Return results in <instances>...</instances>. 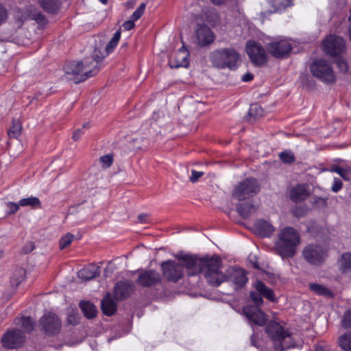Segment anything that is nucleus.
Wrapping results in <instances>:
<instances>
[{
	"instance_id": "5fc2aeb1",
	"label": "nucleus",
	"mask_w": 351,
	"mask_h": 351,
	"mask_svg": "<svg viewBox=\"0 0 351 351\" xmlns=\"http://www.w3.org/2000/svg\"><path fill=\"white\" fill-rule=\"evenodd\" d=\"M214 4L219 5L224 3L225 0H211Z\"/></svg>"
},
{
	"instance_id": "37998d69",
	"label": "nucleus",
	"mask_w": 351,
	"mask_h": 351,
	"mask_svg": "<svg viewBox=\"0 0 351 351\" xmlns=\"http://www.w3.org/2000/svg\"><path fill=\"white\" fill-rule=\"evenodd\" d=\"M337 64L341 72L345 73L348 71V66L347 62L345 60L342 58L339 59Z\"/></svg>"
},
{
	"instance_id": "1a4fd4ad",
	"label": "nucleus",
	"mask_w": 351,
	"mask_h": 351,
	"mask_svg": "<svg viewBox=\"0 0 351 351\" xmlns=\"http://www.w3.org/2000/svg\"><path fill=\"white\" fill-rule=\"evenodd\" d=\"M42 331L49 336L59 333L62 328L60 318L53 313H45L39 321Z\"/></svg>"
},
{
	"instance_id": "dca6fc26",
	"label": "nucleus",
	"mask_w": 351,
	"mask_h": 351,
	"mask_svg": "<svg viewBox=\"0 0 351 351\" xmlns=\"http://www.w3.org/2000/svg\"><path fill=\"white\" fill-rule=\"evenodd\" d=\"M134 289V285L132 281H119L114 287V297L118 300H125L129 297Z\"/></svg>"
},
{
	"instance_id": "49530a36",
	"label": "nucleus",
	"mask_w": 351,
	"mask_h": 351,
	"mask_svg": "<svg viewBox=\"0 0 351 351\" xmlns=\"http://www.w3.org/2000/svg\"><path fill=\"white\" fill-rule=\"evenodd\" d=\"M342 187V183L341 181L339 179L335 178L334 183L332 186V191L333 192H338Z\"/></svg>"
},
{
	"instance_id": "9b49d317",
	"label": "nucleus",
	"mask_w": 351,
	"mask_h": 351,
	"mask_svg": "<svg viewBox=\"0 0 351 351\" xmlns=\"http://www.w3.org/2000/svg\"><path fill=\"white\" fill-rule=\"evenodd\" d=\"M267 49L274 57L283 58L291 52L292 45L289 39L280 38L267 44Z\"/></svg>"
},
{
	"instance_id": "4c0bfd02",
	"label": "nucleus",
	"mask_w": 351,
	"mask_h": 351,
	"mask_svg": "<svg viewBox=\"0 0 351 351\" xmlns=\"http://www.w3.org/2000/svg\"><path fill=\"white\" fill-rule=\"evenodd\" d=\"M335 172L338 173L344 180H349L351 179V172L341 167H337L333 169Z\"/></svg>"
},
{
	"instance_id": "09e8293b",
	"label": "nucleus",
	"mask_w": 351,
	"mask_h": 351,
	"mask_svg": "<svg viewBox=\"0 0 351 351\" xmlns=\"http://www.w3.org/2000/svg\"><path fill=\"white\" fill-rule=\"evenodd\" d=\"M84 134V132H83V129H77V130H75L74 132H73V139L75 141H78L81 136Z\"/></svg>"
},
{
	"instance_id": "a18cd8bd",
	"label": "nucleus",
	"mask_w": 351,
	"mask_h": 351,
	"mask_svg": "<svg viewBox=\"0 0 351 351\" xmlns=\"http://www.w3.org/2000/svg\"><path fill=\"white\" fill-rule=\"evenodd\" d=\"M204 175L203 171H197L195 170H193L191 171V176L190 177V180L192 182H195L198 180L199 178H201Z\"/></svg>"
},
{
	"instance_id": "f03ea898",
	"label": "nucleus",
	"mask_w": 351,
	"mask_h": 351,
	"mask_svg": "<svg viewBox=\"0 0 351 351\" xmlns=\"http://www.w3.org/2000/svg\"><path fill=\"white\" fill-rule=\"evenodd\" d=\"M254 287L259 294L252 291L250 293V297L256 306H246L243 307V311L251 322L256 325L263 326L267 321V317L265 314L258 308V306L263 302L261 296L272 302L275 301V297L272 290L267 287L265 284L261 281L255 282Z\"/></svg>"
},
{
	"instance_id": "9d476101",
	"label": "nucleus",
	"mask_w": 351,
	"mask_h": 351,
	"mask_svg": "<svg viewBox=\"0 0 351 351\" xmlns=\"http://www.w3.org/2000/svg\"><path fill=\"white\" fill-rule=\"evenodd\" d=\"M322 49L331 56L340 55L346 51V42L339 36L330 35L322 43Z\"/></svg>"
},
{
	"instance_id": "e2e57ef3",
	"label": "nucleus",
	"mask_w": 351,
	"mask_h": 351,
	"mask_svg": "<svg viewBox=\"0 0 351 351\" xmlns=\"http://www.w3.org/2000/svg\"><path fill=\"white\" fill-rule=\"evenodd\" d=\"M142 217H143V216H142V215H140V216H139V219H140L141 220L142 219Z\"/></svg>"
},
{
	"instance_id": "c9c22d12",
	"label": "nucleus",
	"mask_w": 351,
	"mask_h": 351,
	"mask_svg": "<svg viewBox=\"0 0 351 351\" xmlns=\"http://www.w3.org/2000/svg\"><path fill=\"white\" fill-rule=\"evenodd\" d=\"M74 236L72 234L67 233L60 240V247L64 249L69 246L73 240Z\"/></svg>"
},
{
	"instance_id": "6e6552de",
	"label": "nucleus",
	"mask_w": 351,
	"mask_h": 351,
	"mask_svg": "<svg viewBox=\"0 0 351 351\" xmlns=\"http://www.w3.org/2000/svg\"><path fill=\"white\" fill-rule=\"evenodd\" d=\"M258 191V186L255 179L247 178L240 182L234 189L232 196L238 201L248 199Z\"/></svg>"
},
{
	"instance_id": "f704fd0d",
	"label": "nucleus",
	"mask_w": 351,
	"mask_h": 351,
	"mask_svg": "<svg viewBox=\"0 0 351 351\" xmlns=\"http://www.w3.org/2000/svg\"><path fill=\"white\" fill-rule=\"evenodd\" d=\"M263 108L256 104H252L249 108V114L251 117H259L263 115Z\"/></svg>"
},
{
	"instance_id": "13d9d810",
	"label": "nucleus",
	"mask_w": 351,
	"mask_h": 351,
	"mask_svg": "<svg viewBox=\"0 0 351 351\" xmlns=\"http://www.w3.org/2000/svg\"><path fill=\"white\" fill-rule=\"evenodd\" d=\"M89 128V123H86L83 125V129L84 128Z\"/></svg>"
},
{
	"instance_id": "f257e3e1",
	"label": "nucleus",
	"mask_w": 351,
	"mask_h": 351,
	"mask_svg": "<svg viewBox=\"0 0 351 351\" xmlns=\"http://www.w3.org/2000/svg\"><path fill=\"white\" fill-rule=\"evenodd\" d=\"M184 267L189 276L202 274L208 284L217 287L226 279L221 272V258L218 256H196L184 255L179 258V263L167 261L162 264L165 276L170 281L176 282L182 278Z\"/></svg>"
},
{
	"instance_id": "7ed1b4c3",
	"label": "nucleus",
	"mask_w": 351,
	"mask_h": 351,
	"mask_svg": "<svg viewBox=\"0 0 351 351\" xmlns=\"http://www.w3.org/2000/svg\"><path fill=\"white\" fill-rule=\"evenodd\" d=\"M99 69V60L93 57L86 58L82 61L70 62L64 66L67 79L75 84L84 82L96 75Z\"/></svg>"
},
{
	"instance_id": "ea45409f",
	"label": "nucleus",
	"mask_w": 351,
	"mask_h": 351,
	"mask_svg": "<svg viewBox=\"0 0 351 351\" xmlns=\"http://www.w3.org/2000/svg\"><path fill=\"white\" fill-rule=\"evenodd\" d=\"M99 160L103 167H109L112 163V156L110 154L103 156L100 157Z\"/></svg>"
},
{
	"instance_id": "e433bc0d",
	"label": "nucleus",
	"mask_w": 351,
	"mask_h": 351,
	"mask_svg": "<svg viewBox=\"0 0 351 351\" xmlns=\"http://www.w3.org/2000/svg\"><path fill=\"white\" fill-rule=\"evenodd\" d=\"M282 161L286 163H291L294 160V155L290 151L282 152L280 155Z\"/></svg>"
},
{
	"instance_id": "5701e85b",
	"label": "nucleus",
	"mask_w": 351,
	"mask_h": 351,
	"mask_svg": "<svg viewBox=\"0 0 351 351\" xmlns=\"http://www.w3.org/2000/svg\"><path fill=\"white\" fill-rule=\"evenodd\" d=\"M100 274V268L98 266L90 265L78 271V277L85 281L90 280L98 276Z\"/></svg>"
},
{
	"instance_id": "bb28decb",
	"label": "nucleus",
	"mask_w": 351,
	"mask_h": 351,
	"mask_svg": "<svg viewBox=\"0 0 351 351\" xmlns=\"http://www.w3.org/2000/svg\"><path fill=\"white\" fill-rule=\"evenodd\" d=\"M339 346L344 351H351V332H347L339 336Z\"/></svg>"
},
{
	"instance_id": "0eeeda50",
	"label": "nucleus",
	"mask_w": 351,
	"mask_h": 351,
	"mask_svg": "<svg viewBox=\"0 0 351 351\" xmlns=\"http://www.w3.org/2000/svg\"><path fill=\"white\" fill-rule=\"evenodd\" d=\"M312 75L320 81L332 84L336 81V75L330 62L324 59L314 60L310 65Z\"/></svg>"
},
{
	"instance_id": "a878e982",
	"label": "nucleus",
	"mask_w": 351,
	"mask_h": 351,
	"mask_svg": "<svg viewBox=\"0 0 351 351\" xmlns=\"http://www.w3.org/2000/svg\"><path fill=\"white\" fill-rule=\"evenodd\" d=\"M339 269L342 272H347L351 270V254L345 253L341 255L338 261Z\"/></svg>"
},
{
	"instance_id": "cd10ccee",
	"label": "nucleus",
	"mask_w": 351,
	"mask_h": 351,
	"mask_svg": "<svg viewBox=\"0 0 351 351\" xmlns=\"http://www.w3.org/2000/svg\"><path fill=\"white\" fill-rule=\"evenodd\" d=\"M41 7L49 13L56 12L59 8V4L56 0H39Z\"/></svg>"
},
{
	"instance_id": "412c9836",
	"label": "nucleus",
	"mask_w": 351,
	"mask_h": 351,
	"mask_svg": "<svg viewBox=\"0 0 351 351\" xmlns=\"http://www.w3.org/2000/svg\"><path fill=\"white\" fill-rule=\"evenodd\" d=\"M101 308L103 313L108 316H111L116 312L117 303L112 300L109 293L101 300Z\"/></svg>"
},
{
	"instance_id": "7c9ffc66",
	"label": "nucleus",
	"mask_w": 351,
	"mask_h": 351,
	"mask_svg": "<svg viewBox=\"0 0 351 351\" xmlns=\"http://www.w3.org/2000/svg\"><path fill=\"white\" fill-rule=\"evenodd\" d=\"M21 123L17 120H14L13 121L12 126L8 131V135L10 137L17 138L21 134Z\"/></svg>"
},
{
	"instance_id": "b1692460",
	"label": "nucleus",
	"mask_w": 351,
	"mask_h": 351,
	"mask_svg": "<svg viewBox=\"0 0 351 351\" xmlns=\"http://www.w3.org/2000/svg\"><path fill=\"white\" fill-rule=\"evenodd\" d=\"M308 195V193L304 185H298L290 192L291 199L295 202L304 200Z\"/></svg>"
},
{
	"instance_id": "72a5a7b5",
	"label": "nucleus",
	"mask_w": 351,
	"mask_h": 351,
	"mask_svg": "<svg viewBox=\"0 0 351 351\" xmlns=\"http://www.w3.org/2000/svg\"><path fill=\"white\" fill-rule=\"evenodd\" d=\"M254 206L249 203L240 204L237 206V210L240 215L243 217H247L250 215V213L254 210Z\"/></svg>"
},
{
	"instance_id": "603ef678",
	"label": "nucleus",
	"mask_w": 351,
	"mask_h": 351,
	"mask_svg": "<svg viewBox=\"0 0 351 351\" xmlns=\"http://www.w3.org/2000/svg\"><path fill=\"white\" fill-rule=\"evenodd\" d=\"M315 351H329L328 348H324L323 346H317Z\"/></svg>"
},
{
	"instance_id": "c756f323",
	"label": "nucleus",
	"mask_w": 351,
	"mask_h": 351,
	"mask_svg": "<svg viewBox=\"0 0 351 351\" xmlns=\"http://www.w3.org/2000/svg\"><path fill=\"white\" fill-rule=\"evenodd\" d=\"M19 205L21 206H30L32 208L40 207V201L38 197H29L27 198H23L19 201Z\"/></svg>"
},
{
	"instance_id": "6e6d98bb",
	"label": "nucleus",
	"mask_w": 351,
	"mask_h": 351,
	"mask_svg": "<svg viewBox=\"0 0 351 351\" xmlns=\"http://www.w3.org/2000/svg\"><path fill=\"white\" fill-rule=\"evenodd\" d=\"M38 19H39V20H40V21H43V20H44V19H45V17H44V16H43V14H39L38 15Z\"/></svg>"
},
{
	"instance_id": "79ce46f5",
	"label": "nucleus",
	"mask_w": 351,
	"mask_h": 351,
	"mask_svg": "<svg viewBox=\"0 0 351 351\" xmlns=\"http://www.w3.org/2000/svg\"><path fill=\"white\" fill-rule=\"evenodd\" d=\"M6 206L10 209V210H9L10 214H14V213H16L19 208V206H21L19 205V203L17 204V203H14V202H7Z\"/></svg>"
},
{
	"instance_id": "2eb2a0df",
	"label": "nucleus",
	"mask_w": 351,
	"mask_h": 351,
	"mask_svg": "<svg viewBox=\"0 0 351 351\" xmlns=\"http://www.w3.org/2000/svg\"><path fill=\"white\" fill-rule=\"evenodd\" d=\"M220 269L226 276V279L222 282L227 280H230L234 285L235 289L243 287L247 282L248 278L246 276V273L242 269H230L228 270V276H227L222 271V263H221Z\"/></svg>"
},
{
	"instance_id": "423d86ee",
	"label": "nucleus",
	"mask_w": 351,
	"mask_h": 351,
	"mask_svg": "<svg viewBox=\"0 0 351 351\" xmlns=\"http://www.w3.org/2000/svg\"><path fill=\"white\" fill-rule=\"evenodd\" d=\"M266 331L271 339L280 342L282 350L295 346L294 338L285 329L284 323L280 324L276 320L271 321L266 328Z\"/></svg>"
},
{
	"instance_id": "ddd939ff",
	"label": "nucleus",
	"mask_w": 351,
	"mask_h": 351,
	"mask_svg": "<svg viewBox=\"0 0 351 351\" xmlns=\"http://www.w3.org/2000/svg\"><path fill=\"white\" fill-rule=\"evenodd\" d=\"M303 256L308 263L319 265L325 261L326 252L319 245H309L304 249Z\"/></svg>"
},
{
	"instance_id": "393cba45",
	"label": "nucleus",
	"mask_w": 351,
	"mask_h": 351,
	"mask_svg": "<svg viewBox=\"0 0 351 351\" xmlns=\"http://www.w3.org/2000/svg\"><path fill=\"white\" fill-rule=\"evenodd\" d=\"M80 307L82 311L83 312L84 315L88 319H92L95 317L97 315V311L96 309L95 306L89 302H81L80 304Z\"/></svg>"
},
{
	"instance_id": "20e7f679",
	"label": "nucleus",
	"mask_w": 351,
	"mask_h": 351,
	"mask_svg": "<svg viewBox=\"0 0 351 351\" xmlns=\"http://www.w3.org/2000/svg\"><path fill=\"white\" fill-rule=\"evenodd\" d=\"M300 243V237L298 231L291 227H286L279 231L275 249L282 258H290L295 254Z\"/></svg>"
},
{
	"instance_id": "c03bdc74",
	"label": "nucleus",
	"mask_w": 351,
	"mask_h": 351,
	"mask_svg": "<svg viewBox=\"0 0 351 351\" xmlns=\"http://www.w3.org/2000/svg\"><path fill=\"white\" fill-rule=\"evenodd\" d=\"M8 19V12L6 9L0 4V25L5 22Z\"/></svg>"
},
{
	"instance_id": "58836bf2",
	"label": "nucleus",
	"mask_w": 351,
	"mask_h": 351,
	"mask_svg": "<svg viewBox=\"0 0 351 351\" xmlns=\"http://www.w3.org/2000/svg\"><path fill=\"white\" fill-rule=\"evenodd\" d=\"M145 8V3H141L139 7L134 12L132 15L131 16V20H133L134 21L138 20L140 19V17L142 16V14L144 12Z\"/></svg>"
},
{
	"instance_id": "4468645a",
	"label": "nucleus",
	"mask_w": 351,
	"mask_h": 351,
	"mask_svg": "<svg viewBox=\"0 0 351 351\" xmlns=\"http://www.w3.org/2000/svg\"><path fill=\"white\" fill-rule=\"evenodd\" d=\"M25 340V336L23 332L18 329H13L4 334L1 341L4 348L14 349L21 346Z\"/></svg>"
},
{
	"instance_id": "a211bd4d",
	"label": "nucleus",
	"mask_w": 351,
	"mask_h": 351,
	"mask_svg": "<svg viewBox=\"0 0 351 351\" xmlns=\"http://www.w3.org/2000/svg\"><path fill=\"white\" fill-rule=\"evenodd\" d=\"M215 40V34L213 31L206 25L199 26L196 31V43L199 46H206L212 43Z\"/></svg>"
},
{
	"instance_id": "de8ad7c7",
	"label": "nucleus",
	"mask_w": 351,
	"mask_h": 351,
	"mask_svg": "<svg viewBox=\"0 0 351 351\" xmlns=\"http://www.w3.org/2000/svg\"><path fill=\"white\" fill-rule=\"evenodd\" d=\"M123 27L125 30H130L134 27V21L133 20H128L123 23Z\"/></svg>"
},
{
	"instance_id": "39448f33",
	"label": "nucleus",
	"mask_w": 351,
	"mask_h": 351,
	"mask_svg": "<svg viewBox=\"0 0 351 351\" xmlns=\"http://www.w3.org/2000/svg\"><path fill=\"white\" fill-rule=\"evenodd\" d=\"M213 65L219 69H235L240 60V56L235 49L226 48L214 51L210 56Z\"/></svg>"
},
{
	"instance_id": "4d7b16f0",
	"label": "nucleus",
	"mask_w": 351,
	"mask_h": 351,
	"mask_svg": "<svg viewBox=\"0 0 351 351\" xmlns=\"http://www.w3.org/2000/svg\"><path fill=\"white\" fill-rule=\"evenodd\" d=\"M252 344L254 346H258L255 342H254V335H253L252 337Z\"/></svg>"
},
{
	"instance_id": "8fccbe9b",
	"label": "nucleus",
	"mask_w": 351,
	"mask_h": 351,
	"mask_svg": "<svg viewBox=\"0 0 351 351\" xmlns=\"http://www.w3.org/2000/svg\"><path fill=\"white\" fill-rule=\"evenodd\" d=\"M34 249V245L32 242H29L27 244L26 247L23 249L25 253H29Z\"/></svg>"
},
{
	"instance_id": "2f4dec72",
	"label": "nucleus",
	"mask_w": 351,
	"mask_h": 351,
	"mask_svg": "<svg viewBox=\"0 0 351 351\" xmlns=\"http://www.w3.org/2000/svg\"><path fill=\"white\" fill-rule=\"evenodd\" d=\"M25 271L22 268L16 269L11 278V282L12 284L18 285L25 279Z\"/></svg>"
},
{
	"instance_id": "6ab92c4d",
	"label": "nucleus",
	"mask_w": 351,
	"mask_h": 351,
	"mask_svg": "<svg viewBox=\"0 0 351 351\" xmlns=\"http://www.w3.org/2000/svg\"><path fill=\"white\" fill-rule=\"evenodd\" d=\"M121 38V31H117L110 40L108 43L104 53H101L97 50H95L93 58H96L99 60V66H100V62L101 60L108 56L109 53L113 51L116 46L117 45Z\"/></svg>"
},
{
	"instance_id": "3c124183",
	"label": "nucleus",
	"mask_w": 351,
	"mask_h": 351,
	"mask_svg": "<svg viewBox=\"0 0 351 351\" xmlns=\"http://www.w3.org/2000/svg\"><path fill=\"white\" fill-rule=\"evenodd\" d=\"M253 79V75L250 73H245L242 77V80L244 82H249Z\"/></svg>"
},
{
	"instance_id": "c85d7f7f",
	"label": "nucleus",
	"mask_w": 351,
	"mask_h": 351,
	"mask_svg": "<svg viewBox=\"0 0 351 351\" xmlns=\"http://www.w3.org/2000/svg\"><path fill=\"white\" fill-rule=\"evenodd\" d=\"M310 289L313 291L315 293L320 295H324L326 297H331L332 295V293L325 287L319 285V284H311L309 285Z\"/></svg>"
},
{
	"instance_id": "aec40b11",
	"label": "nucleus",
	"mask_w": 351,
	"mask_h": 351,
	"mask_svg": "<svg viewBox=\"0 0 351 351\" xmlns=\"http://www.w3.org/2000/svg\"><path fill=\"white\" fill-rule=\"evenodd\" d=\"M136 280L138 285L143 287H149L154 285V271L152 270H139Z\"/></svg>"
},
{
	"instance_id": "052dcab7",
	"label": "nucleus",
	"mask_w": 351,
	"mask_h": 351,
	"mask_svg": "<svg viewBox=\"0 0 351 351\" xmlns=\"http://www.w3.org/2000/svg\"><path fill=\"white\" fill-rule=\"evenodd\" d=\"M100 1L104 3V4H106L107 2H108V0H100Z\"/></svg>"
},
{
	"instance_id": "680f3d73",
	"label": "nucleus",
	"mask_w": 351,
	"mask_h": 351,
	"mask_svg": "<svg viewBox=\"0 0 351 351\" xmlns=\"http://www.w3.org/2000/svg\"><path fill=\"white\" fill-rule=\"evenodd\" d=\"M2 256H3V251H1V250H0V258H1V257H2Z\"/></svg>"
},
{
	"instance_id": "f8f14e48",
	"label": "nucleus",
	"mask_w": 351,
	"mask_h": 351,
	"mask_svg": "<svg viewBox=\"0 0 351 351\" xmlns=\"http://www.w3.org/2000/svg\"><path fill=\"white\" fill-rule=\"evenodd\" d=\"M251 61L256 65H262L267 61V53L263 47L254 40H249L245 47Z\"/></svg>"
},
{
	"instance_id": "bf43d9fd",
	"label": "nucleus",
	"mask_w": 351,
	"mask_h": 351,
	"mask_svg": "<svg viewBox=\"0 0 351 351\" xmlns=\"http://www.w3.org/2000/svg\"><path fill=\"white\" fill-rule=\"evenodd\" d=\"M73 318H74V317H73V316H69V322L71 323V322H72V321H73Z\"/></svg>"
},
{
	"instance_id": "473e14b6",
	"label": "nucleus",
	"mask_w": 351,
	"mask_h": 351,
	"mask_svg": "<svg viewBox=\"0 0 351 351\" xmlns=\"http://www.w3.org/2000/svg\"><path fill=\"white\" fill-rule=\"evenodd\" d=\"M21 327L25 332H31L34 328V322L29 317H23L21 319Z\"/></svg>"
},
{
	"instance_id": "4be33fe9",
	"label": "nucleus",
	"mask_w": 351,
	"mask_h": 351,
	"mask_svg": "<svg viewBox=\"0 0 351 351\" xmlns=\"http://www.w3.org/2000/svg\"><path fill=\"white\" fill-rule=\"evenodd\" d=\"M254 231L262 237H269L274 232V228L267 221L258 220L254 223Z\"/></svg>"
},
{
	"instance_id": "f3484780",
	"label": "nucleus",
	"mask_w": 351,
	"mask_h": 351,
	"mask_svg": "<svg viewBox=\"0 0 351 351\" xmlns=\"http://www.w3.org/2000/svg\"><path fill=\"white\" fill-rule=\"evenodd\" d=\"M189 56L188 51L182 48L171 56L169 61V66L171 68L187 67L189 64Z\"/></svg>"
},
{
	"instance_id": "864d4df0",
	"label": "nucleus",
	"mask_w": 351,
	"mask_h": 351,
	"mask_svg": "<svg viewBox=\"0 0 351 351\" xmlns=\"http://www.w3.org/2000/svg\"><path fill=\"white\" fill-rule=\"evenodd\" d=\"M286 3L283 5V8H285L287 6H290L293 5V0H285Z\"/></svg>"
},
{
	"instance_id": "a19ab883",
	"label": "nucleus",
	"mask_w": 351,
	"mask_h": 351,
	"mask_svg": "<svg viewBox=\"0 0 351 351\" xmlns=\"http://www.w3.org/2000/svg\"><path fill=\"white\" fill-rule=\"evenodd\" d=\"M342 324L344 328L351 327V309L346 312L342 321Z\"/></svg>"
}]
</instances>
